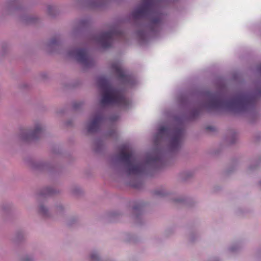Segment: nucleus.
I'll return each mask as SVG.
<instances>
[{
	"instance_id": "f257e3e1",
	"label": "nucleus",
	"mask_w": 261,
	"mask_h": 261,
	"mask_svg": "<svg viewBox=\"0 0 261 261\" xmlns=\"http://www.w3.org/2000/svg\"><path fill=\"white\" fill-rule=\"evenodd\" d=\"M252 99L248 95L237 94L230 98H225L222 95L215 93L211 94L206 103L209 109H226L235 112H241L252 102Z\"/></svg>"
},
{
	"instance_id": "f03ea898",
	"label": "nucleus",
	"mask_w": 261,
	"mask_h": 261,
	"mask_svg": "<svg viewBox=\"0 0 261 261\" xmlns=\"http://www.w3.org/2000/svg\"><path fill=\"white\" fill-rule=\"evenodd\" d=\"M98 84L102 92L100 100L101 105L125 107L128 105V100L124 96L123 92L113 87L107 79L104 77L99 78Z\"/></svg>"
},
{
	"instance_id": "7ed1b4c3",
	"label": "nucleus",
	"mask_w": 261,
	"mask_h": 261,
	"mask_svg": "<svg viewBox=\"0 0 261 261\" xmlns=\"http://www.w3.org/2000/svg\"><path fill=\"white\" fill-rule=\"evenodd\" d=\"M156 7V0H144L142 5L133 11L132 16L135 19L155 16L151 21L152 24H157L160 22L161 15L157 14Z\"/></svg>"
},
{
	"instance_id": "20e7f679",
	"label": "nucleus",
	"mask_w": 261,
	"mask_h": 261,
	"mask_svg": "<svg viewBox=\"0 0 261 261\" xmlns=\"http://www.w3.org/2000/svg\"><path fill=\"white\" fill-rule=\"evenodd\" d=\"M119 159L128 166L127 173L129 174H139L145 169L143 163L138 161L132 150L127 146H124L119 154Z\"/></svg>"
},
{
	"instance_id": "39448f33",
	"label": "nucleus",
	"mask_w": 261,
	"mask_h": 261,
	"mask_svg": "<svg viewBox=\"0 0 261 261\" xmlns=\"http://www.w3.org/2000/svg\"><path fill=\"white\" fill-rule=\"evenodd\" d=\"M171 134L172 137L170 143L171 147L173 149L177 148L180 145L184 135V130L182 129H177L172 131L168 127H161L155 136V143H157L164 137L169 136Z\"/></svg>"
},
{
	"instance_id": "423d86ee",
	"label": "nucleus",
	"mask_w": 261,
	"mask_h": 261,
	"mask_svg": "<svg viewBox=\"0 0 261 261\" xmlns=\"http://www.w3.org/2000/svg\"><path fill=\"white\" fill-rule=\"evenodd\" d=\"M121 35L120 32L114 29L108 32L101 33L97 37V41L103 48H108L111 46L113 39Z\"/></svg>"
},
{
	"instance_id": "0eeeda50",
	"label": "nucleus",
	"mask_w": 261,
	"mask_h": 261,
	"mask_svg": "<svg viewBox=\"0 0 261 261\" xmlns=\"http://www.w3.org/2000/svg\"><path fill=\"white\" fill-rule=\"evenodd\" d=\"M111 67L113 71L122 82L126 84H133V76L126 73V71L122 68L120 62H117L113 63Z\"/></svg>"
},
{
	"instance_id": "6e6552de",
	"label": "nucleus",
	"mask_w": 261,
	"mask_h": 261,
	"mask_svg": "<svg viewBox=\"0 0 261 261\" xmlns=\"http://www.w3.org/2000/svg\"><path fill=\"white\" fill-rule=\"evenodd\" d=\"M70 54L71 55L74 54L77 61L85 65H88L90 62V58L85 49H76Z\"/></svg>"
},
{
	"instance_id": "1a4fd4ad",
	"label": "nucleus",
	"mask_w": 261,
	"mask_h": 261,
	"mask_svg": "<svg viewBox=\"0 0 261 261\" xmlns=\"http://www.w3.org/2000/svg\"><path fill=\"white\" fill-rule=\"evenodd\" d=\"M103 119V117L100 114H97L91 122L89 124L87 130L89 133L96 132L99 128V125Z\"/></svg>"
},
{
	"instance_id": "9d476101",
	"label": "nucleus",
	"mask_w": 261,
	"mask_h": 261,
	"mask_svg": "<svg viewBox=\"0 0 261 261\" xmlns=\"http://www.w3.org/2000/svg\"><path fill=\"white\" fill-rule=\"evenodd\" d=\"M42 132V127L40 125H37L35 129L31 134H30L28 138L35 139L39 137Z\"/></svg>"
},
{
	"instance_id": "9b49d317",
	"label": "nucleus",
	"mask_w": 261,
	"mask_h": 261,
	"mask_svg": "<svg viewBox=\"0 0 261 261\" xmlns=\"http://www.w3.org/2000/svg\"><path fill=\"white\" fill-rule=\"evenodd\" d=\"M160 160V158L158 156L149 158L147 161V163H154Z\"/></svg>"
},
{
	"instance_id": "f8f14e48",
	"label": "nucleus",
	"mask_w": 261,
	"mask_h": 261,
	"mask_svg": "<svg viewBox=\"0 0 261 261\" xmlns=\"http://www.w3.org/2000/svg\"><path fill=\"white\" fill-rule=\"evenodd\" d=\"M91 258L92 260H97L98 259V256L96 253H92L91 255Z\"/></svg>"
},
{
	"instance_id": "ddd939ff",
	"label": "nucleus",
	"mask_w": 261,
	"mask_h": 261,
	"mask_svg": "<svg viewBox=\"0 0 261 261\" xmlns=\"http://www.w3.org/2000/svg\"><path fill=\"white\" fill-rule=\"evenodd\" d=\"M206 129H208V130H211V129H212V127L208 126V127H207Z\"/></svg>"
},
{
	"instance_id": "4468645a",
	"label": "nucleus",
	"mask_w": 261,
	"mask_h": 261,
	"mask_svg": "<svg viewBox=\"0 0 261 261\" xmlns=\"http://www.w3.org/2000/svg\"><path fill=\"white\" fill-rule=\"evenodd\" d=\"M40 210H41V211H44V207H43V206H40Z\"/></svg>"
}]
</instances>
